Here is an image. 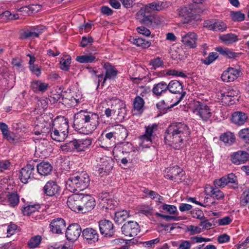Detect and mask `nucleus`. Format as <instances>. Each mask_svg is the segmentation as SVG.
I'll use <instances>...</instances> for the list:
<instances>
[{
    "mask_svg": "<svg viewBox=\"0 0 249 249\" xmlns=\"http://www.w3.org/2000/svg\"><path fill=\"white\" fill-rule=\"evenodd\" d=\"M190 135V130L187 124L181 122L172 123L164 133V142L172 148L179 150Z\"/></svg>",
    "mask_w": 249,
    "mask_h": 249,
    "instance_id": "obj_1",
    "label": "nucleus"
},
{
    "mask_svg": "<svg viewBox=\"0 0 249 249\" xmlns=\"http://www.w3.org/2000/svg\"><path fill=\"white\" fill-rule=\"evenodd\" d=\"M99 124V117L97 113L81 110L74 115V127L80 133L86 135L92 133Z\"/></svg>",
    "mask_w": 249,
    "mask_h": 249,
    "instance_id": "obj_2",
    "label": "nucleus"
},
{
    "mask_svg": "<svg viewBox=\"0 0 249 249\" xmlns=\"http://www.w3.org/2000/svg\"><path fill=\"white\" fill-rule=\"evenodd\" d=\"M90 183L89 176L87 173L70 177L66 182V188L71 192L82 191L88 188Z\"/></svg>",
    "mask_w": 249,
    "mask_h": 249,
    "instance_id": "obj_3",
    "label": "nucleus"
},
{
    "mask_svg": "<svg viewBox=\"0 0 249 249\" xmlns=\"http://www.w3.org/2000/svg\"><path fill=\"white\" fill-rule=\"evenodd\" d=\"M91 143L92 139L91 138L74 140L61 145L60 149L65 152L85 151L89 148Z\"/></svg>",
    "mask_w": 249,
    "mask_h": 249,
    "instance_id": "obj_4",
    "label": "nucleus"
},
{
    "mask_svg": "<svg viewBox=\"0 0 249 249\" xmlns=\"http://www.w3.org/2000/svg\"><path fill=\"white\" fill-rule=\"evenodd\" d=\"M113 168V162L110 159L104 157L101 158L100 161L93 167L96 175L104 176L109 174Z\"/></svg>",
    "mask_w": 249,
    "mask_h": 249,
    "instance_id": "obj_5",
    "label": "nucleus"
},
{
    "mask_svg": "<svg viewBox=\"0 0 249 249\" xmlns=\"http://www.w3.org/2000/svg\"><path fill=\"white\" fill-rule=\"evenodd\" d=\"M36 164L34 161H30L21 168L20 172V179L23 183H27L35 178Z\"/></svg>",
    "mask_w": 249,
    "mask_h": 249,
    "instance_id": "obj_6",
    "label": "nucleus"
},
{
    "mask_svg": "<svg viewBox=\"0 0 249 249\" xmlns=\"http://www.w3.org/2000/svg\"><path fill=\"white\" fill-rule=\"evenodd\" d=\"M168 90L172 93L179 94L180 97L178 99L177 101L173 104L172 107L177 106L183 99L186 94V91L183 89L182 83L178 81L173 80H171L168 84Z\"/></svg>",
    "mask_w": 249,
    "mask_h": 249,
    "instance_id": "obj_7",
    "label": "nucleus"
},
{
    "mask_svg": "<svg viewBox=\"0 0 249 249\" xmlns=\"http://www.w3.org/2000/svg\"><path fill=\"white\" fill-rule=\"evenodd\" d=\"M121 230L124 235L133 237L136 236L140 232V227L137 222L129 221L123 225Z\"/></svg>",
    "mask_w": 249,
    "mask_h": 249,
    "instance_id": "obj_8",
    "label": "nucleus"
},
{
    "mask_svg": "<svg viewBox=\"0 0 249 249\" xmlns=\"http://www.w3.org/2000/svg\"><path fill=\"white\" fill-rule=\"evenodd\" d=\"M95 199L91 196L82 194L80 213H84L91 211L95 206Z\"/></svg>",
    "mask_w": 249,
    "mask_h": 249,
    "instance_id": "obj_9",
    "label": "nucleus"
},
{
    "mask_svg": "<svg viewBox=\"0 0 249 249\" xmlns=\"http://www.w3.org/2000/svg\"><path fill=\"white\" fill-rule=\"evenodd\" d=\"M195 112L204 121H208L212 114L209 107L200 102H197L196 103Z\"/></svg>",
    "mask_w": 249,
    "mask_h": 249,
    "instance_id": "obj_10",
    "label": "nucleus"
},
{
    "mask_svg": "<svg viewBox=\"0 0 249 249\" xmlns=\"http://www.w3.org/2000/svg\"><path fill=\"white\" fill-rule=\"evenodd\" d=\"M152 14L151 11L147 7H144L141 8L136 15L137 20L142 24L146 25L148 27L149 24L151 23V18Z\"/></svg>",
    "mask_w": 249,
    "mask_h": 249,
    "instance_id": "obj_11",
    "label": "nucleus"
},
{
    "mask_svg": "<svg viewBox=\"0 0 249 249\" xmlns=\"http://www.w3.org/2000/svg\"><path fill=\"white\" fill-rule=\"evenodd\" d=\"M184 174L181 168L178 166H175L166 169L164 177L167 179L176 181L180 180Z\"/></svg>",
    "mask_w": 249,
    "mask_h": 249,
    "instance_id": "obj_12",
    "label": "nucleus"
},
{
    "mask_svg": "<svg viewBox=\"0 0 249 249\" xmlns=\"http://www.w3.org/2000/svg\"><path fill=\"white\" fill-rule=\"evenodd\" d=\"M100 233L105 237H112L114 233V228L111 221L104 219L99 222Z\"/></svg>",
    "mask_w": 249,
    "mask_h": 249,
    "instance_id": "obj_13",
    "label": "nucleus"
},
{
    "mask_svg": "<svg viewBox=\"0 0 249 249\" xmlns=\"http://www.w3.org/2000/svg\"><path fill=\"white\" fill-rule=\"evenodd\" d=\"M240 69L229 67L222 73L221 78L225 82H230L237 79L240 75Z\"/></svg>",
    "mask_w": 249,
    "mask_h": 249,
    "instance_id": "obj_14",
    "label": "nucleus"
},
{
    "mask_svg": "<svg viewBox=\"0 0 249 249\" xmlns=\"http://www.w3.org/2000/svg\"><path fill=\"white\" fill-rule=\"evenodd\" d=\"M82 194H74L67 200V205L72 211L80 213Z\"/></svg>",
    "mask_w": 249,
    "mask_h": 249,
    "instance_id": "obj_15",
    "label": "nucleus"
},
{
    "mask_svg": "<svg viewBox=\"0 0 249 249\" xmlns=\"http://www.w3.org/2000/svg\"><path fill=\"white\" fill-rule=\"evenodd\" d=\"M80 226L76 223L70 225L66 231L67 239L71 241H76L80 236L81 233Z\"/></svg>",
    "mask_w": 249,
    "mask_h": 249,
    "instance_id": "obj_16",
    "label": "nucleus"
},
{
    "mask_svg": "<svg viewBox=\"0 0 249 249\" xmlns=\"http://www.w3.org/2000/svg\"><path fill=\"white\" fill-rule=\"evenodd\" d=\"M52 127L60 131L67 136L68 133V122L64 117H57L54 119L52 123Z\"/></svg>",
    "mask_w": 249,
    "mask_h": 249,
    "instance_id": "obj_17",
    "label": "nucleus"
},
{
    "mask_svg": "<svg viewBox=\"0 0 249 249\" xmlns=\"http://www.w3.org/2000/svg\"><path fill=\"white\" fill-rule=\"evenodd\" d=\"M178 15L182 18L183 23H191L195 19L192 10L187 7H183L178 10Z\"/></svg>",
    "mask_w": 249,
    "mask_h": 249,
    "instance_id": "obj_18",
    "label": "nucleus"
},
{
    "mask_svg": "<svg viewBox=\"0 0 249 249\" xmlns=\"http://www.w3.org/2000/svg\"><path fill=\"white\" fill-rule=\"evenodd\" d=\"M43 191L45 194L49 196H54L59 194L60 187L54 181H48L43 188Z\"/></svg>",
    "mask_w": 249,
    "mask_h": 249,
    "instance_id": "obj_19",
    "label": "nucleus"
},
{
    "mask_svg": "<svg viewBox=\"0 0 249 249\" xmlns=\"http://www.w3.org/2000/svg\"><path fill=\"white\" fill-rule=\"evenodd\" d=\"M50 228L53 233L60 234L65 229L66 223L61 218L53 219L50 224Z\"/></svg>",
    "mask_w": 249,
    "mask_h": 249,
    "instance_id": "obj_20",
    "label": "nucleus"
},
{
    "mask_svg": "<svg viewBox=\"0 0 249 249\" xmlns=\"http://www.w3.org/2000/svg\"><path fill=\"white\" fill-rule=\"evenodd\" d=\"M197 39L196 34L194 32H189L181 35V41L186 46L195 48L196 47V41Z\"/></svg>",
    "mask_w": 249,
    "mask_h": 249,
    "instance_id": "obj_21",
    "label": "nucleus"
},
{
    "mask_svg": "<svg viewBox=\"0 0 249 249\" xmlns=\"http://www.w3.org/2000/svg\"><path fill=\"white\" fill-rule=\"evenodd\" d=\"M82 235L84 238L90 244L97 241L98 240V233L96 230L92 228H88L84 229Z\"/></svg>",
    "mask_w": 249,
    "mask_h": 249,
    "instance_id": "obj_22",
    "label": "nucleus"
},
{
    "mask_svg": "<svg viewBox=\"0 0 249 249\" xmlns=\"http://www.w3.org/2000/svg\"><path fill=\"white\" fill-rule=\"evenodd\" d=\"M238 91L234 90L233 89H229L226 92L220 91L217 93L219 99L222 100V102L225 104L230 103L231 102V98L237 96Z\"/></svg>",
    "mask_w": 249,
    "mask_h": 249,
    "instance_id": "obj_23",
    "label": "nucleus"
},
{
    "mask_svg": "<svg viewBox=\"0 0 249 249\" xmlns=\"http://www.w3.org/2000/svg\"><path fill=\"white\" fill-rule=\"evenodd\" d=\"M249 159V154L245 151H238L231 156L232 162L236 164L239 165L245 163Z\"/></svg>",
    "mask_w": 249,
    "mask_h": 249,
    "instance_id": "obj_24",
    "label": "nucleus"
},
{
    "mask_svg": "<svg viewBox=\"0 0 249 249\" xmlns=\"http://www.w3.org/2000/svg\"><path fill=\"white\" fill-rule=\"evenodd\" d=\"M167 90V83L164 81H161L155 84L152 89L153 93L157 96H160L165 94Z\"/></svg>",
    "mask_w": 249,
    "mask_h": 249,
    "instance_id": "obj_25",
    "label": "nucleus"
},
{
    "mask_svg": "<svg viewBox=\"0 0 249 249\" xmlns=\"http://www.w3.org/2000/svg\"><path fill=\"white\" fill-rule=\"evenodd\" d=\"M215 50L219 53L222 56L229 59L235 58L239 57L241 54V53H235L229 48H224L221 46L216 47Z\"/></svg>",
    "mask_w": 249,
    "mask_h": 249,
    "instance_id": "obj_26",
    "label": "nucleus"
},
{
    "mask_svg": "<svg viewBox=\"0 0 249 249\" xmlns=\"http://www.w3.org/2000/svg\"><path fill=\"white\" fill-rule=\"evenodd\" d=\"M37 173L42 176H47L52 170V166L48 162H42L36 165Z\"/></svg>",
    "mask_w": 249,
    "mask_h": 249,
    "instance_id": "obj_27",
    "label": "nucleus"
},
{
    "mask_svg": "<svg viewBox=\"0 0 249 249\" xmlns=\"http://www.w3.org/2000/svg\"><path fill=\"white\" fill-rule=\"evenodd\" d=\"M207 26L210 30L214 31L224 32L227 29L226 24L220 20L210 21Z\"/></svg>",
    "mask_w": 249,
    "mask_h": 249,
    "instance_id": "obj_28",
    "label": "nucleus"
},
{
    "mask_svg": "<svg viewBox=\"0 0 249 249\" xmlns=\"http://www.w3.org/2000/svg\"><path fill=\"white\" fill-rule=\"evenodd\" d=\"M105 70V76L107 79H114L118 74L116 69L109 63H106L103 66Z\"/></svg>",
    "mask_w": 249,
    "mask_h": 249,
    "instance_id": "obj_29",
    "label": "nucleus"
},
{
    "mask_svg": "<svg viewBox=\"0 0 249 249\" xmlns=\"http://www.w3.org/2000/svg\"><path fill=\"white\" fill-rule=\"evenodd\" d=\"M49 84L40 80H35L31 83V87L35 92H44L47 90Z\"/></svg>",
    "mask_w": 249,
    "mask_h": 249,
    "instance_id": "obj_30",
    "label": "nucleus"
},
{
    "mask_svg": "<svg viewBox=\"0 0 249 249\" xmlns=\"http://www.w3.org/2000/svg\"><path fill=\"white\" fill-rule=\"evenodd\" d=\"M248 118L247 115L243 112L236 111L232 114V122L237 125L243 124Z\"/></svg>",
    "mask_w": 249,
    "mask_h": 249,
    "instance_id": "obj_31",
    "label": "nucleus"
},
{
    "mask_svg": "<svg viewBox=\"0 0 249 249\" xmlns=\"http://www.w3.org/2000/svg\"><path fill=\"white\" fill-rule=\"evenodd\" d=\"M205 191L207 195H210L211 197L217 200L222 199L224 197V193L217 188L209 186L207 187Z\"/></svg>",
    "mask_w": 249,
    "mask_h": 249,
    "instance_id": "obj_32",
    "label": "nucleus"
},
{
    "mask_svg": "<svg viewBox=\"0 0 249 249\" xmlns=\"http://www.w3.org/2000/svg\"><path fill=\"white\" fill-rule=\"evenodd\" d=\"M7 202L8 205L11 207L17 206L19 202V196L17 192H13L9 193L7 195Z\"/></svg>",
    "mask_w": 249,
    "mask_h": 249,
    "instance_id": "obj_33",
    "label": "nucleus"
},
{
    "mask_svg": "<svg viewBox=\"0 0 249 249\" xmlns=\"http://www.w3.org/2000/svg\"><path fill=\"white\" fill-rule=\"evenodd\" d=\"M129 217V213L126 210H123L115 213L114 220L116 223L121 224Z\"/></svg>",
    "mask_w": 249,
    "mask_h": 249,
    "instance_id": "obj_34",
    "label": "nucleus"
},
{
    "mask_svg": "<svg viewBox=\"0 0 249 249\" xmlns=\"http://www.w3.org/2000/svg\"><path fill=\"white\" fill-rule=\"evenodd\" d=\"M76 60L80 63H91L97 60L96 56L91 54L77 56Z\"/></svg>",
    "mask_w": 249,
    "mask_h": 249,
    "instance_id": "obj_35",
    "label": "nucleus"
},
{
    "mask_svg": "<svg viewBox=\"0 0 249 249\" xmlns=\"http://www.w3.org/2000/svg\"><path fill=\"white\" fill-rule=\"evenodd\" d=\"M40 4H30L28 6L21 7L19 9L20 12H24L28 15L36 13L39 11L41 8Z\"/></svg>",
    "mask_w": 249,
    "mask_h": 249,
    "instance_id": "obj_36",
    "label": "nucleus"
},
{
    "mask_svg": "<svg viewBox=\"0 0 249 249\" xmlns=\"http://www.w3.org/2000/svg\"><path fill=\"white\" fill-rule=\"evenodd\" d=\"M131 43L136 45L138 47H141L142 48H147L151 44L150 41L146 40L141 37L139 38H132L130 39Z\"/></svg>",
    "mask_w": 249,
    "mask_h": 249,
    "instance_id": "obj_37",
    "label": "nucleus"
},
{
    "mask_svg": "<svg viewBox=\"0 0 249 249\" xmlns=\"http://www.w3.org/2000/svg\"><path fill=\"white\" fill-rule=\"evenodd\" d=\"M220 139L221 141L223 142L226 145H231L235 141V136L232 133L227 132L220 136Z\"/></svg>",
    "mask_w": 249,
    "mask_h": 249,
    "instance_id": "obj_38",
    "label": "nucleus"
},
{
    "mask_svg": "<svg viewBox=\"0 0 249 249\" xmlns=\"http://www.w3.org/2000/svg\"><path fill=\"white\" fill-rule=\"evenodd\" d=\"M50 135L51 138L53 140L57 142H62L67 137V136L65 135V133H63L60 131L54 129L53 127L51 128Z\"/></svg>",
    "mask_w": 249,
    "mask_h": 249,
    "instance_id": "obj_39",
    "label": "nucleus"
},
{
    "mask_svg": "<svg viewBox=\"0 0 249 249\" xmlns=\"http://www.w3.org/2000/svg\"><path fill=\"white\" fill-rule=\"evenodd\" d=\"M220 39L227 44H232L238 40V36L232 33L223 35L220 36Z\"/></svg>",
    "mask_w": 249,
    "mask_h": 249,
    "instance_id": "obj_40",
    "label": "nucleus"
},
{
    "mask_svg": "<svg viewBox=\"0 0 249 249\" xmlns=\"http://www.w3.org/2000/svg\"><path fill=\"white\" fill-rule=\"evenodd\" d=\"M90 72L92 74L93 79L94 82L97 84V87L99 86L100 83L103 86L106 80H107V78H106V76H104L103 73L97 74V71L93 70H92Z\"/></svg>",
    "mask_w": 249,
    "mask_h": 249,
    "instance_id": "obj_41",
    "label": "nucleus"
},
{
    "mask_svg": "<svg viewBox=\"0 0 249 249\" xmlns=\"http://www.w3.org/2000/svg\"><path fill=\"white\" fill-rule=\"evenodd\" d=\"M106 196H101L100 198L101 199V201L100 203L103 208H105L106 209L111 210L114 207L115 204L114 200L111 199L106 198Z\"/></svg>",
    "mask_w": 249,
    "mask_h": 249,
    "instance_id": "obj_42",
    "label": "nucleus"
},
{
    "mask_svg": "<svg viewBox=\"0 0 249 249\" xmlns=\"http://www.w3.org/2000/svg\"><path fill=\"white\" fill-rule=\"evenodd\" d=\"M165 75L175 76L178 77H186V75L182 71H178L176 70H169L161 71L158 74L159 76H163Z\"/></svg>",
    "mask_w": 249,
    "mask_h": 249,
    "instance_id": "obj_43",
    "label": "nucleus"
},
{
    "mask_svg": "<svg viewBox=\"0 0 249 249\" xmlns=\"http://www.w3.org/2000/svg\"><path fill=\"white\" fill-rule=\"evenodd\" d=\"M144 104V101L142 97L137 96L135 98L133 102V107L135 110L142 112Z\"/></svg>",
    "mask_w": 249,
    "mask_h": 249,
    "instance_id": "obj_44",
    "label": "nucleus"
},
{
    "mask_svg": "<svg viewBox=\"0 0 249 249\" xmlns=\"http://www.w3.org/2000/svg\"><path fill=\"white\" fill-rule=\"evenodd\" d=\"M115 135L116 139L124 140L127 138L128 135L127 130L122 125H119Z\"/></svg>",
    "mask_w": 249,
    "mask_h": 249,
    "instance_id": "obj_45",
    "label": "nucleus"
},
{
    "mask_svg": "<svg viewBox=\"0 0 249 249\" xmlns=\"http://www.w3.org/2000/svg\"><path fill=\"white\" fill-rule=\"evenodd\" d=\"M39 208V205H31L23 207L21 211L24 215H29L37 211Z\"/></svg>",
    "mask_w": 249,
    "mask_h": 249,
    "instance_id": "obj_46",
    "label": "nucleus"
},
{
    "mask_svg": "<svg viewBox=\"0 0 249 249\" xmlns=\"http://www.w3.org/2000/svg\"><path fill=\"white\" fill-rule=\"evenodd\" d=\"M42 238L40 235L35 236L29 240L28 242V246L31 249L37 247L40 244Z\"/></svg>",
    "mask_w": 249,
    "mask_h": 249,
    "instance_id": "obj_47",
    "label": "nucleus"
},
{
    "mask_svg": "<svg viewBox=\"0 0 249 249\" xmlns=\"http://www.w3.org/2000/svg\"><path fill=\"white\" fill-rule=\"evenodd\" d=\"M172 105L173 104L169 106L164 101L162 100L158 102L156 104V107L160 113L164 114L167 112V110L173 107H172Z\"/></svg>",
    "mask_w": 249,
    "mask_h": 249,
    "instance_id": "obj_48",
    "label": "nucleus"
},
{
    "mask_svg": "<svg viewBox=\"0 0 249 249\" xmlns=\"http://www.w3.org/2000/svg\"><path fill=\"white\" fill-rule=\"evenodd\" d=\"M228 183L231 184V187L236 189L238 188L237 178L234 174L231 173L227 176Z\"/></svg>",
    "mask_w": 249,
    "mask_h": 249,
    "instance_id": "obj_49",
    "label": "nucleus"
},
{
    "mask_svg": "<svg viewBox=\"0 0 249 249\" xmlns=\"http://www.w3.org/2000/svg\"><path fill=\"white\" fill-rule=\"evenodd\" d=\"M218 57V55L215 52L211 53L205 59H202L201 62L203 64L206 65H209L213 63L215 60H216Z\"/></svg>",
    "mask_w": 249,
    "mask_h": 249,
    "instance_id": "obj_50",
    "label": "nucleus"
},
{
    "mask_svg": "<svg viewBox=\"0 0 249 249\" xmlns=\"http://www.w3.org/2000/svg\"><path fill=\"white\" fill-rule=\"evenodd\" d=\"M230 16L234 21L240 22L245 19V15L240 11L231 12Z\"/></svg>",
    "mask_w": 249,
    "mask_h": 249,
    "instance_id": "obj_51",
    "label": "nucleus"
},
{
    "mask_svg": "<svg viewBox=\"0 0 249 249\" xmlns=\"http://www.w3.org/2000/svg\"><path fill=\"white\" fill-rule=\"evenodd\" d=\"M249 204V189H246L240 197V204L242 206H246Z\"/></svg>",
    "mask_w": 249,
    "mask_h": 249,
    "instance_id": "obj_52",
    "label": "nucleus"
},
{
    "mask_svg": "<svg viewBox=\"0 0 249 249\" xmlns=\"http://www.w3.org/2000/svg\"><path fill=\"white\" fill-rule=\"evenodd\" d=\"M30 37H38L37 34L34 31L33 27L30 30L24 31L22 34V39H26Z\"/></svg>",
    "mask_w": 249,
    "mask_h": 249,
    "instance_id": "obj_53",
    "label": "nucleus"
},
{
    "mask_svg": "<svg viewBox=\"0 0 249 249\" xmlns=\"http://www.w3.org/2000/svg\"><path fill=\"white\" fill-rule=\"evenodd\" d=\"M151 23L149 24L148 27H154L160 24L163 21V18L158 15H154L152 14L151 18Z\"/></svg>",
    "mask_w": 249,
    "mask_h": 249,
    "instance_id": "obj_54",
    "label": "nucleus"
},
{
    "mask_svg": "<svg viewBox=\"0 0 249 249\" xmlns=\"http://www.w3.org/2000/svg\"><path fill=\"white\" fill-rule=\"evenodd\" d=\"M239 137L244 142L249 144V128L241 130L239 132Z\"/></svg>",
    "mask_w": 249,
    "mask_h": 249,
    "instance_id": "obj_55",
    "label": "nucleus"
},
{
    "mask_svg": "<svg viewBox=\"0 0 249 249\" xmlns=\"http://www.w3.org/2000/svg\"><path fill=\"white\" fill-rule=\"evenodd\" d=\"M61 64L60 69L63 71H68L70 69V66L71 63V58L68 57L66 59L62 58L60 61Z\"/></svg>",
    "mask_w": 249,
    "mask_h": 249,
    "instance_id": "obj_56",
    "label": "nucleus"
},
{
    "mask_svg": "<svg viewBox=\"0 0 249 249\" xmlns=\"http://www.w3.org/2000/svg\"><path fill=\"white\" fill-rule=\"evenodd\" d=\"M163 2L161 1H155L145 5L149 9H152L156 11H160L162 9Z\"/></svg>",
    "mask_w": 249,
    "mask_h": 249,
    "instance_id": "obj_57",
    "label": "nucleus"
},
{
    "mask_svg": "<svg viewBox=\"0 0 249 249\" xmlns=\"http://www.w3.org/2000/svg\"><path fill=\"white\" fill-rule=\"evenodd\" d=\"M213 183L216 187H224L228 184L227 176H224L220 179H215Z\"/></svg>",
    "mask_w": 249,
    "mask_h": 249,
    "instance_id": "obj_58",
    "label": "nucleus"
},
{
    "mask_svg": "<svg viewBox=\"0 0 249 249\" xmlns=\"http://www.w3.org/2000/svg\"><path fill=\"white\" fill-rule=\"evenodd\" d=\"M120 108L118 111V116L121 119H124L126 116V108L123 103H120Z\"/></svg>",
    "mask_w": 249,
    "mask_h": 249,
    "instance_id": "obj_59",
    "label": "nucleus"
},
{
    "mask_svg": "<svg viewBox=\"0 0 249 249\" xmlns=\"http://www.w3.org/2000/svg\"><path fill=\"white\" fill-rule=\"evenodd\" d=\"M150 64L152 66L154 69L156 70L157 68L163 66V62L160 58L158 57L151 60Z\"/></svg>",
    "mask_w": 249,
    "mask_h": 249,
    "instance_id": "obj_60",
    "label": "nucleus"
},
{
    "mask_svg": "<svg viewBox=\"0 0 249 249\" xmlns=\"http://www.w3.org/2000/svg\"><path fill=\"white\" fill-rule=\"evenodd\" d=\"M163 210L169 213L170 214H175L177 212V207L172 205L164 204L162 206Z\"/></svg>",
    "mask_w": 249,
    "mask_h": 249,
    "instance_id": "obj_61",
    "label": "nucleus"
},
{
    "mask_svg": "<svg viewBox=\"0 0 249 249\" xmlns=\"http://www.w3.org/2000/svg\"><path fill=\"white\" fill-rule=\"evenodd\" d=\"M187 231L190 232L191 235H194L200 233L202 231L201 229L198 226L189 225L187 228Z\"/></svg>",
    "mask_w": 249,
    "mask_h": 249,
    "instance_id": "obj_62",
    "label": "nucleus"
},
{
    "mask_svg": "<svg viewBox=\"0 0 249 249\" xmlns=\"http://www.w3.org/2000/svg\"><path fill=\"white\" fill-rule=\"evenodd\" d=\"M38 107L45 109L48 107V100L47 98H40L37 101Z\"/></svg>",
    "mask_w": 249,
    "mask_h": 249,
    "instance_id": "obj_63",
    "label": "nucleus"
},
{
    "mask_svg": "<svg viewBox=\"0 0 249 249\" xmlns=\"http://www.w3.org/2000/svg\"><path fill=\"white\" fill-rule=\"evenodd\" d=\"M93 42V38L91 36H83L81 41V46L85 47L88 45H90Z\"/></svg>",
    "mask_w": 249,
    "mask_h": 249,
    "instance_id": "obj_64",
    "label": "nucleus"
}]
</instances>
